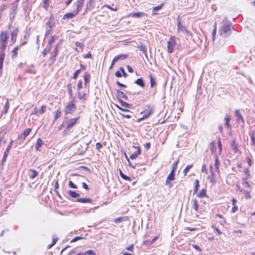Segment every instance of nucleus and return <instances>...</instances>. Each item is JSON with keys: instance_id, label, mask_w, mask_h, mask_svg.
<instances>
[{"instance_id": "obj_2", "label": "nucleus", "mask_w": 255, "mask_h": 255, "mask_svg": "<svg viewBox=\"0 0 255 255\" xmlns=\"http://www.w3.org/2000/svg\"><path fill=\"white\" fill-rule=\"evenodd\" d=\"M79 119L80 117L78 116L77 118L67 120V117H65L64 120L66 124V127L63 131V134H67L70 131V129L76 124V122Z\"/></svg>"}, {"instance_id": "obj_24", "label": "nucleus", "mask_w": 255, "mask_h": 255, "mask_svg": "<svg viewBox=\"0 0 255 255\" xmlns=\"http://www.w3.org/2000/svg\"><path fill=\"white\" fill-rule=\"evenodd\" d=\"M137 48L139 49L140 51H141L143 54L145 56L147 59V49L145 46L144 44H140L137 46Z\"/></svg>"}, {"instance_id": "obj_40", "label": "nucleus", "mask_w": 255, "mask_h": 255, "mask_svg": "<svg viewBox=\"0 0 255 255\" xmlns=\"http://www.w3.org/2000/svg\"><path fill=\"white\" fill-rule=\"evenodd\" d=\"M195 186L194 189L193 190V194H196L197 193L199 187L200 186L199 181L198 179L195 180Z\"/></svg>"}, {"instance_id": "obj_28", "label": "nucleus", "mask_w": 255, "mask_h": 255, "mask_svg": "<svg viewBox=\"0 0 255 255\" xmlns=\"http://www.w3.org/2000/svg\"><path fill=\"white\" fill-rule=\"evenodd\" d=\"M18 49H19V46H16L15 47H14L13 50L11 51V53H12L11 58H12V59H15V58L17 57V55H18L17 51H18Z\"/></svg>"}, {"instance_id": "obj_36", "label": "nucleus", "mask_w": 255, "mask_h": 255, "mask_svg": "<svg viewBox=\"0 0 255 255\" xmlns=\"http://www.w3.org/2000/svg\"><path fill=\"white\" fill-rule=\"evenodd\" d=\"M216 142L215 141H213L210 144V150L212 152H215L216 151Z\"/></svg>"}, {"instance_id": "obj_32", "label": "nucleus", "mask_w": 255, "mask_h": 255, "mask_svg": "<svg viewBox=\"0 0 255 255\" xmlns=\"http://www.w3.org/2000/svg\"><path fill=\"white\" fill-rule=\"evenodd\" d=\"M206 192V189H202L201 191L197 194V196L199 198H204L205 197H207Z\"/></svg>"}, {"instance_id": "obj_44", "label": "nucleus", "mask_w": 255, "mask_h": 255, "mask_svg": "<svg viewBox=\"0 0 255 255\" xmlns=\"http://www.w3.org/2000/svg\"><path fill=\"white\" fill-rule=\"evenodd\" d=\"M61 115V112L57 110L54 112V118L53 120V122H55L56 120H57Z\"/></svg>"}, {"instance_id": "obj_56", "label": "nucleus", "mask_w": 255, "mask_h": 255, "mask_svg": "<svg viewBox=\"0 0 255 255\" xmlns=\"http://www.w3.org/2000/svg\"><path fill=\"white\" fill-rule=\"evenodd\" d=\"M51 57L49 58V60L52 63H53L55 61L56 58L57 56L56 55V53H53V54H51Z\"/></svg>"}, {"instance_id": "obj_63", "label": "nucleus", "mask_w": 255, "mask_h": 255, "mask_svg": "<svg viewBox=\"0 0 255 255\" xmlns=\"http://www.w3.org/2000/svg\"><path fill=\"white\" fill-rule=\"evenodd\" d=\"M46 109L45 106H41V108L38 110V113L40 114H42L44 113Z\"/></svg>"}, {"instance_id": "obj_64", "label": "nucleus", "mask_w": 255, "mask_h": 255, "mask_svg": "<svg viewBox=\"0 0 255 255\" xmlns=\"http://www.w3.org/2000/svg\"><path fill=\"white\" fill-rule=\"evenodd\" d=\"M152 244V243L151 242V241L148 240H146L143 242L142 245H146L147 246H149L151 245Z\"/></svg>"}, {"instance_id": "obj_29", "label": "nucleus", "mask_w": 255, "mask_h": 255, "mask_svg": "<svg viewBox=\"0 0 255 255\" xmlns=\"http://www.w3.org/2000/svg\"><path fill=\"white\" fill-rule=\"evenodd\" d=\"M68 194L72 198H76L80 196V194L75 191L69 190L68 191Z\"/></svg>"}, {"instance_id": "obj_7", "label": "nucleus", "mask_w": 255, "mask_h": 255, "mask_svg": "<svg viewBox=\"0 0 255 255\" xmlns=\"http://www.w3.org/2000/svg\"><path fill=\"white\" fill-rule=\"evenodd\" d=\"M176 43V38L175 36H171L167 42V51L171 53L173 52L174 46Z\"/></svg>"}, {"instance_id": "obj_14", "label": "nucleus", "mask_w": 255, "mask_h": 255, "mask_svg": "<svg viewBox=\"0 0 255 255\" xmlns=\"http://www.w3.org/2000/svg\"><path fill=\"white\" fill-rule=\"evenodd\" d=\"M32 129L31 128H26L21 135L18 136V139L24 140L26 137L30 134Z\"/></svg>"}, {"instance_id": "obj_34", "label": "nucleus", "mask_w": 255, "mask_h": 255, "mask_svg": "<svg viewBox=\"0 0 255 255\" xmlns=\"http://www.w3.org/2000/svg\"><path fill=\"white\" fill-rule=\"evenodd\" d=\"M84 0H77L76 1V9L80 11L83 7V4Z\"/></svg>"}, {"instance_id": "obj_48", "label": "nucleus", "mask_w": 255, "mask_h": 255, "mask_svg": "<svg viewBox=\"0 0 255 255\" xmlns=\"http://www.w3.org/2000/svg\"><path fill=\"white\" fill-rule=\"evenodd\" d=\"M193 167V165L192 164H190V165H188L187 166H186V167H185V168L184 169L183 172L184 174V175H186L187 174V173H188V172L189 171V170Z\"/></svg>"}, {"instance_id": "obj_51", "label": "nucleus", "mask_w": 255, "mask_h": 255, "mask_svg": "<svg viewBox=\"0 0 255 255\" xmlns=\"http://www.w3.org/2000/svg\"><path fill=\"white\" fill-rule=\"evenodd\" d=\"M215 166L216 167V169L217 170H218L219 169L220 161L217 156L216 157Z\"/></svg>"}, {"instance_id": "obj_30", "label": "nucleus", "mask_w": 255, "mask_h": 255, "mask_svg": "<svg viewBox=\"0 0 255 255\" xmlns=\"http://www.w3.org/2000/svg\"><path fill=\"white\" fill-rule=\"evenodd\" d=\"M231 117L229 115H226L225 117V126L227 127V128H230V122L231 121Z\"/></svg>"}, {"instance_id": "obj_33", "label": "nucleus", "mask_w": 255, "mask_h": 255, "mask_svg": "<svg viewBox=\"0 0 255 255\" xmlns=\"http://www.w3.org/2000/svg\"><path fill=\"white\" fill-rule=\"evenodd\" d=\"M193 204L192 207L196 211H198L199 210V205L198 204V202L197 199H195L192 201Z\"/></svg>"}, {"instance_id": "obj_55", "label": "nucleus", "mask_w": 255, "mask_h": 255, "mask_svg": "<svg viewBox=\"0 0 255 255\" xmlns=\"http://www.w3.org/2000/svg\"><path fill=\"white\" fill-rule=\"evenodd\" d=\"M83 86V82L82 80H79L77 84V91L80 90L82 88Z\"/></svg>"}, {"instance_id": "obj_17", "label": "nucleus", "mask_w": 255, "mask_h": 255, "mask_svg": "<svg viewBox=\"0 0 255 255\" xmlns=\"http://www.w3.org/2000/svg\"><path fill=\"white\" fill-rule=\"evenodd\" d=\"M44 145V142L43 140L40 138H38L37 140V141L35 144V150L37 151H41V147Z\"/></svg>"}, {"instance_id": "obj_13", "label": "nucleus", "mask_w": 255, "mask_h": 255, "mask_svg": "<svg viewBox=\"0 0 255 255\" xmlns=\"http://www.w3.org/2000/svg\"><path fill=\"white\" fill-rule=\"evenodd\" d=\"M210 175L208 177V178L210 179V182L213 183H216V178H215V173L213 170V167L212 165H211L210 166Z\"/></svg>"}, {"instance_id": "obj_3", "label": "nucleus", "mask_w": 255, "mask_h": 255, "mask_svg": "<svg viewBox=\"0 0 255 255\" xmlns=\"http://www.w3.org/2000/svg\"><path fill=\"white\" fill-rule=\"evenodd\" d=\"M55 18L53 16V15L51 13L49 18V20L45 24L46 28V30L45 34V36L49 35L51 33L52 31V28L55 26Z\"/></svg>"}, {"instance_id": "obj_6", "label": "nucleus", "mask_w": 255, "mask_h": 255, "mask_svg": "<svg viewBox=\"0 0 255 255\" xmlns=\"http://www.w3.org/2000/svg\"><path fill=\"white\" fill-rule=\"evenodd\" d=\"M57 36L56 35H53L51 37V39L48 41V44L46 46V48L43 50L42 52L43 56H45V55L49 53L51 47L52 46V44L54 42Z\"/></svg>"}, {"instance_id": "obj_60", "label": "nucleus", "mask_w": 255, "mask_h": 255, "mask_svg": "<svg viewBox=\"0 0 255 255\" xmlns=\"http://www.w3.org/2000/svg\"><path fill=\"white\" fill-rule=\"evenodd\" d=\"M81 72V69H78L73 74V79H76L77 77H78V75Z\"/></svg>"}, {"instance_id": "obj_31", "label": "nucleus", "mask_w": 255, "mask_h": 255, "mask_svg": "<svg viewBox=\"0 0 255 255\" xmlns=\"http://www.w3.org/2000/svg\"><path fill=\"white\" fill-rule=\"evenodd\" d=\"M240 192L243 193L245 195V197L246 199H251L252 198L250 191L244 189H240Z\"/></svg>"}, {"instance_id": "obj_46", "label": "nucleus", "mask_w": 255, "mask_h": 255, "mask_svg": "<svg viewBox=\"0 0 255 255\" xmlns=\"http://www.w3.org/2000/svg\"><path fill=\"white\" fill-rule=\"evenodd\" d=\"M231 147L232 149L236 152L238 150V146L236 143L235 140H234L231 142Z\"/></svg>"}, {"instance_id": "obj_8", "label": "nucleus", "mask_w": 255, "mask_h": 255, "mask_svg": "<svg viewBox=\"0 0 255 255\" xmlns=\"http://www.w3.org/2000/svg\"><path fill=\"white\" fill-rule=\"evenodd\" d=\"M235 116L236 117V121L237 122L241 124V125L243 127L245 124V120L243 118V116L240 111V110H236L235 112Z\"/></svg>"}, {"instance_id": "obj_26", "label": "nucleus", "mask_w": 255, "mask_h": 255, "mask_svg": "<svg viewBox=\"0 0 255 255\" xmlns=\"http://www.w3.org/2000/svg\"><path fill=\"white\" fill-rule=\"evenodd\" d=\"M128 57V55L127 54H120L116 56H115L114 58V62H117L120 60H125Z\"/></svg>"}, {"instance_id": "obj_27", "label": "nucleus", "mask_w": 255, "mask_h": 255, "mask_svg": "<svg viewBox=\"0 0 255 255\" xmlns=\"http://www.w3.org/2000/svg\"><path fill=\"white\" fill-rule=\"evenodd\" d=\"M77 202L82 203H92L93 200L91 198H77Z\"/></svg>"}, {"instance_id": "obj_39", "label": "nucleus", "mask_w": 255, "mask_h": 255, "mask_svg": "<svg viewBox=\"0 0 255 255\" xmlns=\"http://www.w3.org/2000/svg\"><path fill=\"white\" fill-rule=\"evenodd\" d=\"M119 173L121 176V177L125 180H128L130 181L131 179L129 177L127 176L124 173L122 172V171L121 169H119Z\"/></svg>"}, {"instance_id": "obj_54", "label": "nucleus", "mask_w": 255, "mask_h": 255, "mask_svg": "<svg viewBox=\"0 0 255 255\" xmlns=\"http://www.w3.org/2000/svg\"><path fill=\"white\" fill-rule=\"evenodd\" d=\"M55 183H54V188H55V191L57 193V195L60 197V195L58 194V193L57 192V191H56V190L57 189H58L59 188V184H58V180L57 179V180H55Z\"/></svg>"}, {"instance_id": "obj_23", "label": "nucleus", "mask_w": 255, "mask_h": 255, "mask_svg": "<svg viewBox=\"0 0 255 255\" xmlns=\"http://www.w3.org/2000/svg\"><path fill=\"white\" fill-rule=\"evenodd\" d=\"M67 88L68 90V95L69 96V98L71 99H75V98L73 97V91L72 88V84L69 83L67 85Z\"/></svg>"}, {"instance_id": "obj_9", "label": "nucleus", "mask_w": 255, "mask_h": 255, "mask_svg": "<svg viewBox=\"0 0 255 255\" xmlns=\"http://www.w3.org/2000/svg\"><path fill=\"white\" fill-rule=\"evenodd\" d=\"M175 171L171 170L170 173L168 175L166 181V185H168L169 187H172V184L171 183V181H173L175 179Z\"/></svg>"}, {"instance_id": "obj_57", "label": "nucleus", "mask_w": 255, "mask_h": 255, "mask_svg": "<svg viewBox=\"0 0 255 255\" xmlns=\"http://www.w3.org/2000/svg\"><path fill=\"white\" fill-rule=\"evenodd\" d=\"M84 239V238L82 237H81V236H76L75 237H74L71 241L70 242L71 243H73V242H75L78 240H81V239Z\"/></svg>"}, {"instance_id": "obj_49", "label": "nucleus", "mask_w": 255, "mask_h": 255, "mask_svg": "<svg viewBox=\"0 0 255 255\" xmlns=\"http://www.w3.org/2000/svg\"><path fill=\"white\" fill-rule=\"evenodd\" d=\"M84 255H97L95 252L92 250H89L84 252Z\"/></svg>"}, {"instance_id": "obj_12", "label": "nucleus", "mask_w": 255, "mask_h": 255, "mask_svg": "<svg viewBox=\"0 0 255 255\" xmlns=\"http://www.w3.org/2000/svg\"><path fill=\"white\" fill-rule=\"evenodd\" d=\"M79 10L77 9H74L72 12L67 13L63 17V19H65L66 18H70L72 19L74 18L78 13L79 12Z\"/></svg>"}, {"instance_id": "obj_61", "label": "nucleus", "mask_w": 255, "mask_h": 255, "mask_svg": "<svg viewBox=\"0 0 255 255\" xmlns=\"http://www.w3.org/2000/svg\"><path fill=\"white\" fill-rule=\"evenodd\" d=\"M68 185L70 188L74 189L77 188V186L72 181H69Z\"/></svg>"}, {"instance_id": "obj_16", "label": "nucleus", "mask_w": 255, "mask_h": 255, "mask_svg": "<svg viewBox=\"0 0 255 255\" xmlns=\"http://www.w3.org/2000/svg\"><path fill=\"white\" fill-rule=\"evenodd\" d=\"M38 172L36 170L32 169H29L28 170V175L31 179H34L38 176Z\"/></svg>"}, {"instance_id": "obj_38", "label": "nucleus", "mask_w": 255, "mask_h": 255, "mask_svg": "<svg viewBox=\"0 0 255 255\" xmlns=\"http://www.w3.org/2000/svg\"><path fill=\"white\" fill-rule=\"evenodd\" d=\"M119 101V102L121 104V106H122L123 107H126L127 108H131V104H129L121 99H120Z\"/></svg>"}, {"instance_id": "obj_4", "label": "nucleus", "mask_w": 255, "mask_h": 255, "mask_svg": "<svg viewBox=\"0 0 255 255\" xmlns=\"http://www.w3.org/2000/svg\"><path fill=\"white\" fill-rule=\"evenodd\" d=\"M153 113V110L152 108L150 106H148L143 111L140 112L141 115H143L142 117L137 120V123H140L142 121L148 118Z\"/></svg>"}, {"instance_id": "obj_45", "label": "nucleus", "mask_w": 255, "mask_h": 255, "mask_svg": "<svg viewBox=\"0 0 255 255\" xmlns=\"http://www.w3.org/2000/svg\"><path fill=\"white\" fill-rule=\"evenodd\" d=\"M5 57V53L4 51H0V65H3V61Z\"/></svg>"}, {"instance_id": "obj_50", "label": "nucleus", "mask_w": 255, "mask_h": 255, "mask_svg": "<svg viewBox=\"0 0 255 255\" xmlns=\"http://www.w3.org/2000/svg\"><path fill=\"white\" fill-rule=\"evenodd\" d=\"M163 5H164V4L162 3L160 5H157L156 6L153 7V8H152V11L153 12H154L155 11H157L159 10L160 9L162 8V7H163Z\"/></svg>"}, {"instance_id": "obj_35", "label": "nucleus", "mask_w": 255, "mask_h": 255, "mask_svg": "<svg viewBox=\"0 0 255 255\" xmlns=\"http://www.w3.org/2000/svg\"><path fill=\"white\" fill-rule=\"evenodd\" d=\"M117 95L119 96H121L123 99L126 100H128V98L127 95L122 91L120 90H116Z\"/></svg>"}, {"instance_id": "obj_58", "label": "nucleus", "mask_w": 255, "mask_h": 255, "mask_svg": "<svg viewBox=\"0 0 255 255\" xmlns=\"http://www.w3.org/2000/svg\"><path fill=\"white\" fill-rule=\"evenodd\" d=\"M216 30H217V28H216V23H215V26H214V28L213 30V31H212V39L213 41H214L215 39V35L216 34Z\"/></svg>"}, {"instance_id": "obj_52", "label": "nucleus", "mask_w": 255, "mask_h": 255, "mask_svg": "<svg viewBox=\"0 0 255 255\" xmlns=\"http://www.w3.org/2000/svg\"><path fill=\"white\" fill-rule=\"evenodd\" d=\"M116 106L122 112L132 113V112L130 111L129 110L124 109L118 105H116Z\"/></svg>"}, {"instance_id": "obj_15", "label": "nucleus", "mask_w": 255, "mask_h": 255, "mask_svg": "<svg viewBox=\"0 0 255 255\" xmlns=\"http://www.w3.org/2000/svg\"><path fill=\"white\" fill-rule=\"evenodd\" d=\"M147 16V14H145L144 12L139 11L134 13H130L128 14L129 17H131L133 18H140L143 16Z\"/></svg>"}, {"instance_id": "obj_41", "label": "nucleus", "mask_w": 255, "mask_h": 255, "mask_svg": "<svg viewBox=\"0 0 255 255\" xmlns=\"http://www.w3.org/2000/svg\"><path fill=\"white\" fill-rule=\"evenodd\" d=\"M149 78H150V88H153L156 84V82L155 79L153 77V76L149 74Z\"/></svg>"}, {"instance_id": "obj_20", "label": "nucleus", "mask_w": 255, "mask_h": 255, "mask_svg": "<svg viewBox=\"0 0 255 255\" xmlns=\"http://www.w3.org/2000/svg\"><path fill=\"white\" fill-rule=\"evenodd\" d=\"M141 153V150L139 147H137V150H135L133 153L129 156V158L133 160L135 159Z\"/></svg>"}, {"instance_id": "obj_53", "label": "nucleus", "mask_w": 255, "mask_h": 255, "mask_svg": "<svg viewBox=\"0 0 255 255\" xmlns=\"http://www.w3.org/2000/svg\"><path fill=\"white\" fill-rule=\"evenodd\" d=\"M30 29H29V30H26V32H25V34L24 36V40H27V39H29V38L30 37Z\"/></svg>"}, {"instance_id": "obj_21", "label": "nucleus", "mask_w": 255, "mask_h": 255, "mask_svg": "<svg viewBox=\"0 0 255 255\" xmlns=\"http://www.w3.org/2000/svg\"><path fill=\"white\" fill-rule=\"evenodd\" d=\"M134 83L143 88H144L145 86L144 80L142 78H137L134 81Z\"/></svg>"}, {"instance_id": "obj_1", "label": "nucleus", "mask_w": 255, "mask_h": 255, "mask_svg": "<svg viewBox=\"0 0 255 255\" xmlns=\"http://www.w3.org/2000/svg\"><path fill=\"white\" fill-rule=\"evenodd\" d=\"M222 24L220 28V35L224 37H226L230 35L232 32V23L228 21L226 18H225L223 20Z\"/></svg>"}, {"instance_id": "obj_5", "label": "nucleus", "mask_w": 255, "mask_h": 255, "mask_svg": "<svg viewBox=\"0 0 255 255\" xmlns=\"http://www.w3.org/2000/svg\"><path fill=\"white\" fill-rule=\"evenodd\" d=\"M74 102L75 99H71V101L65 107L64 109L65 115L69 114H72L75 111L76 106L74 104Z\"/></svg>"}, {"instance_id": "obj_22", "label": "nucleus", "mask_w": 255, "mask_h": 255, "mask_svg": "<svg viewBox=\"0 0 255 255\" xmlns=\"http://www.w3.org/2000/svg\"><path fill=\"white\" fill-rule=\"evenodd\" d=\"M8 36H7L6 33L2 32L0 35V40L1 43H7V40Z\"/></svg>"}, {"instance_id": "obj_42", "label": "nucleus", "mask_w": 255, "mask_h": 255, "mask_svg": "<svg viewBox=\"0 0 255 255\" xmlns=\"http://www.w3.org/2000/svg\"><path fill=\"white\" fill-rule=\"evenodd\" d=\"M61 44V41H60V42H58L56 46L55 47L54 50L52 52L51 54H53V53H56V55H58V52L59 49H60V45Z\"/></svg>"}, {"instance_id": "obj_43", "label": "nucleus", "mask_w": 255, "mask_h": 255, "mask_svg": "<svg viewBox=\"0 0 255 255\" xmlns=\"http://www.w3.org/2000/svg\"><path fill=\"white\" fill-rule=\"evenodd\" d=\"M9 102H8V100L7 99L6 100V102L5 104V105H4V108H3V110L2 111V113L3 114H6L8 112V109H9Z\"/></svg>"}, {"instance_id": "obj_18", "label": "nucleus", "mask_w": 255, "mask_h": 255, "mask_svg": "<svg viewBox=\"0 0 255 255\" xmlns=\"http://www.w3.org/2000/svg\"><path fill=\"white\" fill-rule=\"evenodd\" d=\"M18 32V28H15L11 32V39L13 43H15L16 40Z\"/></svg>"}, {"instance_id": "obj_19", "label": "nucleus", "mask_w": 255, "mask_h": 255, "mask_svg": "<svg viewBox=\"0 0 255 255\" xmlns=\"http://www.w3.org/2000/svg\"><path fill=\"white\" fill-rule=\"evenodd\" d=\"M78 98L82 101H85L86 100V93L83 92L80 90L77 91Z\"/></svg>"}, {"instance_id": "obj_62", "label": "nucleus", "mask_w": 255, "mask_h": 255, "mask_svg": "<svg viewBox=\"0 0 255 255\" xmlns=\"http://www.w3.org/2000/svg\"><path fill=\"white\" fill-rule=\"evenodd\" d=\"M178 162L179 161L177 160L176 161V162H175L173 164H172V170H173L174 171H175L176 170V168H177V164L178 163Z\"/></svg>"}, {"instance_id": "obj_10", "label": "nucleus", "mask_w": 255, "mask_h": 255, "mask_svg": "<svg viewBox=\"0 0 255 255\" xmlns=\"http://www.w3.org/2000/svg\"><path fill=\"white\" fill-rule=\"evenodd\" d=\"M177 21L178 31L183 32V33H188L186 27L182 24V20L179 16L177 17Z\"/></svg>"}, {"instance_id": "obj_37", "label": "nucleus", "mask_w": 255, "mask_h": 255, "mask_svg": "<svg viewBox=\"0 0 255 255\" xmlns=\"http://www.w3.org/2000/svg\"><path fill=\"white\" fill-rule=\"evenodd\" d=\"M17 6H15L13 7L12 10L10 13V20L12 21L14 19L15 17V14L16 13V10Z\"/></svg>"}, {"instance_id": "obj_59", "label": "nucleus", "mask_w": 255, "mask_h": 255, "mask_svg": "<svg viewBox=\"0 0 255 255\" xmlns=\"http://www.w3.org/2000/svg\"><path fill=\"white\" fill-rule=\"evenodd\" d=\"M6 44L5 43H1L0 44V51H4L6 48Z\"/></svg>"}, {"instance_id": "obj_11", "label": "nucleus", "mask_w": 255, "mask_h": 255, "mask_svg": "<svg viewBox=\"0 0 255 255\" xmlns=\"http://www.w3.org/2000/svg\"><path fill=\"white\" fill-rule=\"evenodd\" d=\"M12 145V141H11L9 145L6 147L2 158V160L1 161L2 165H3V163L6 160L7 157L9 154L10 148H11V146Z\"/></svg>"}, {"instance_id": "obj_25", "label": "nucleus", "mask_w": 255, "mask_h": 255, "mask_svg": "<svg viewBox=\"0 0 255 255\" xmlns=\"http://www.w3.org/2000/svg\"><path fill=\"white\" fill-rule=\"evenodd\" d=\"M83 78H84V85H85V86L86 87L87 84L89 82V81H90V79L91 78V75L89 73H88V72H86L84 73Z\"/></svg>"}, {"instance_id": "obj_47", "label": "nucleus", "mask_w": 255, "mask_h": 255, "mask_svg": "<svg viewBox=\"0 0 255 255\" xmlns=\"http://www.w3.org/2000/svg\"><path fill=\"white\" fill-rule=\"evenodd\" d=\"M93 3V0H89L88 2L87 3V4L86 5V10L85 12H87V10L88 9H90L91 7H92V5Z\"/></svg>"}]
</instances>
